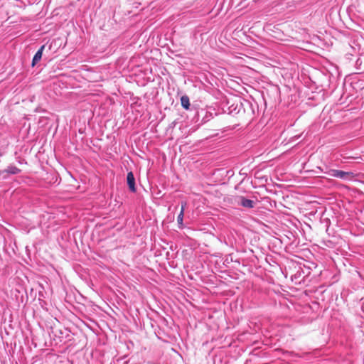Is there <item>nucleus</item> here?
<instances>
[{"instance_id":"f257e3e1","label":"nucleus","mask_w":364,"mask_h":364,"mask_svg":"<svg viewBox=\"0 0 364 364\" xmlns=\"http://www.w3.org/2000/svg\"><path fill=\"white\" fill-rule=\"evenodd\" d=\"M330 176L340 178H351L353 177L352 172H346L341 170H331Z\"/></svg>"},{"instance_id":"f03ea898","label":"nucleus","mask_w":364,"mask_h":364,"mask_svg":"<svg viewBox=\"0 0 364 364\" xmlns=\"http://www.w3.org/2000/svg\"><path fill=\"white\" fill-rule=\"evenodd\" d=\"M127 181L129 188L132 192L136 191L135 178L132 171L129 172L127 176Z\"/></svg>"},{"instance_id":"7ed1b4c3","label":"nucleus","mask_w":364,"mask_h":364,"mask_svg":"<svg viewBox=\"0 0 364 364\" xmlns=\"http://www.w3.org/2000/svg\"><path fill=\"white\" fill-rule=\"evenodd\" d=\"M238 204L241 205L245 208H252L254 206V201L250 199H247L243 196L238 198Z\"/></svg>"},{"instance_id":"20e7f679","label":"nucleus","mask_w":364,"mask_h":364,"mask_svg":"<svg viewBox=\"0 0 364 364\" xmlns=\"http://www.w3.org/2000/svg\"><path fill=\"white\" fill-rule=\"evenodd\" d=\"M45 48V45L42 46L40 49L36 52L35 54L33 60H32V65L34 66L36 63H38L42 58V53L43 50Z\"/></svg>"},{"instance_id":"39448f33","label":"nucleus","mask_w":364,"mask_h":364,"mask_svg":"<svg viewBox=\"0 0 364 364\" xmlns=\"http://www.w3.org/2000/svg\"><path fill=\"white\" fill-rule=\"evenodd\" d=\"M187 205V203L186 201L181 203V208L180 210V213L178 215L177 221L178 224H182L183 223V214H184V210L185 208Z\"/></svg>"},{"instance_id":"423d86ee","label":"nucleus","mask_w":364,"mask_h":364,"mask_svg":"<svg viewBox=\"0 0 364 364\" xmlns=\"http://www.w3.org/2000/svg\"><path fill=\"white\" fill-rule=\"evenodd\" d=\"M181 106L186 109H188L190 107L189 97L187 95H183L181 97Z\"/></svg>"},{"instance_id":"0eeeda50","label":"nucleus","mask_w":364,"mask_h":364,"mask_svg":"<svg viewBox=\"0 0 364 364\" xmlns=\"http://www.w3.org/2000/svg\"><path fill=\"white\" fill-rule=\"evenodd\" d=\"M6 171L11 174H16L20 172V169L16 166H9Z\"/></svg>"}]
</instances>
